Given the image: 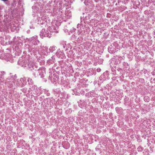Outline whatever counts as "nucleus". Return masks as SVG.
<instances>
[{
    "mask_svg": "<svg viewBox=\"0 0 155 155\" xmlns=\"http://www.w3.org/2000/svg\"><path fill=\"white\" fill-rule=\"evenodd\" d=\"M147 98L148 99V100H149V98L148 97H145L144 98V100H145L146 99H147Z\"/></svg>",
    "mask_w": 155,
    "mask_h": 155,
    "instance_id": "1",
    "label": "nucleus"
}]
</instances>
